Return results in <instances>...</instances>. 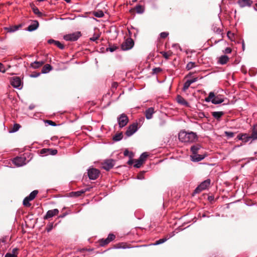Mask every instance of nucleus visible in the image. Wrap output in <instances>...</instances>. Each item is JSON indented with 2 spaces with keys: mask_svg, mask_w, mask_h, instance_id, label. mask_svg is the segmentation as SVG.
<instances>
[{
  "mask_svg": "<svg viewBox=\"0 0 257 257\" xmlns=\"http://www.w3.org/2000/svg\"><path fill=\"white\" fill-rule=\"evenodd\" d=\"M178 137L180 141L184 143H193L197 140L196 134L192 132L187 133L184 131H181Z\"/></svg>",
  "mask_w": 257,
  "mask_h": 257,
  "instance_id": "1",
  "label": "nucleus"
},
{
  "mask_svg": "<svg viewBox=\"0 0 257 257\" xmlns=\"http://www.w3.org/2000/svg\"><path fill=\"white\" fill-rule=\"evenodd\" d=\"M205 101L207 102H211L213 104H217L223 102L224 99L220 95L215 96L213 92H210L208 96L205 98Z\"/></svg>",
  "mask_w": 257,
  "mask_h": 257,
  "instance_id": "2",
  "label": "nucleus"
},
{
  "mask_svg": "<svg viewBox=\"0 0 257 257\" xmlns=\"http://www.w3.org/2000/svg\"><path fill=\"white\" fill-rule=\"evenodd\" d=\"M117 122L120 128L125 126L128 122V118L124 113L119 115L117 118Z\"/></svg>",
  "mask_w": 257,
  "mask_h": 257,
  "instance_id": "3",
  "label": "nucleus"
},
{
  "mask_svg": "<svg viewBox=\"0 0 257 257\" xmlns=\"http://www.w3.org/2000/svg\"><path fill=\"white\" fill-rule=\"evenodd\" d=\"M81 36V34L80 32H76L64 36L63 38L66 41H75L77 40Z\"/></svg>",
  "mask_w": 257,
  "mask_h": 257,
  "instance_id": "4",
  "label": "nucleus"
},
{
  "mask_svg": "<svg viewBox=\"0 0 257 257\" xmlns=\"http://www.w3.org/2000/svg\"><path fill=\"white\" fill-rule=\"evenodd\" d=\"M87 173L88 177L90 180H95L98 178L100 174V172L97 169L90 168L88 169Z\"/></svg>",
  "mask_w": 257,
  "mask_h": 257,
  "instance_id": "5",
  "label": "nucleus"
},
{
  "mask_svg": "<svg viewBox=\"0 0 257 257\" xmlns=\"http://www.w3.org/2000/svg\"><path fill=\"white\" fill-rule=\"evenodd\" d=\"M138 123L137 122H134L128 127L125 134L127 137H130L135 133L138 131Z\"/></svg>",
  "mask_w": 257,
  "mask_h": 257,
  "instance_id": "6",
  "label": "nucleus"
},
{
  "mask_svg": "<svg viewBox=\"0 0 257 257\" xmlns=\"http://www.w3.org/2000/svg\"><path fill=\"white\" fill-rule=\"evenodd\" d=\"M13 163L17 167H21L27 164L25 157H17L13 160Z\"/></svg>",
  "mask_w": 257,
  "mask_h": 257,
  "instance_id": "7",
  "label": "nucleus"
},
{
  "mask_svg": "<svg viewBox=\"0 0 257 257\" xmlns=\"http://www.w3.org/2000/svg\"><path fill=\"white\" fill-rule=\"evenodd\" d=\"M210 180L207 179L202 182L194 190V193H198L206 189L210 185Z\"/></svg>",
  "mask_w": 257,
  "mask_h": 257,
  "instance_id": "8",
  "label": "nucleus"
},
{
  "mask_svg": "<svg viewBox=\"0 0 257 257\" xmlns=\"http://www.w3.org/2000/svg\"><path fill=\"white\" fill-rule=\"evenodd\" d=\"M134 45V42L131 38L127 39L121 46L122 50L124 51L132 49Z\"/></svg>",
  "mask_w": 257,
  "mask_h": 257,
  "instance_id": "9",
  "label": "nucleus"
},
{
  "mask_svg": "<svg viewBox=\"0 0 257 257\" xmlns=\"http://www.w3.org/2000/svg\"><path fill=\"white\" fill-rule=\"evenodd\" d=\"M11 85L15 88L18 89L22 88V81L18 77H14L11 80Z\"/></svg>",
  "mask_w": 257,
  "mask_h": 257,
  "instance_id": "10",
  "label": "nucleus"
},
{
  "mask_svg": "<svg viewBox=\"0 0 257 257\" xmlns=\"http://www.w3.org/2000/svg\"><path fill=\"white\" fill-rule=\"evenodd\" d=\"M114 164V160L112 159L107 160L102 164V168L106 171H108L113 167Z\"/></svg>",
  "mask_w": 257,
  "mask_h": 257,
  "instance_id": "11",
  "label": "nucleus"
},
{
  "mask_svg": "<svg viewBox=\"0 0 257 257\" xmlns=\"http://www.w3.org/2000/svg\"><path fill=\"white\" fill-rule=\"evenodd\" d=\"M59 213V210L57 209H54L52 210H48L44 216L45 219H48L53 216L57 215Z\"/></svg>",
  "mask_w": 257,
  "mask_h": 257,
  "instance_id": "12",
  "label": "nucleus"
},
{
  "mask_svg": "<svg viewBox=\"0 0 257 257\" xmlns=\"http://www.w3.org/2000/svg\"><path fill=\"white\" fill-rule=\"evenodd\" d=\"M191 160L193 162H199L204 159L205 156L203 155H199L197 153L192 154L190 156Z\"/></svg>",
  "mask_w": 257,
  "mask_h": 257,
  "instance_id": "13",
  "label": "nucleus"
},
{
  "mask_svg": "<svg viewBox=\"0 0 257 257\" xmlns=\"http://www.w3.org/2000/svg\"><path fill=\"white\" fill-rule=\"evenodd\" d=\"M155 113L154 107H149L145 111V116L147 119H150L153 117V115Z\"/></svg>",
  "mask_w": 257,
  "mask_h": 257,
  "instance_id": "14",
  "label": "nucleus"
},
{
  "mask_svg": "<svg viewBox=\"0 0 257 257\" xmlns=\"http://www.w3.org/2000/svg\"><path fill=\"white\" fill-rule=\"evenodd\" d=\"M237 3L240 7L243 8L246 6H250L252 2L251 0H238Z\"/></svg>",
  "mask_w": 257,
  "mask_h": 257,
  "instance_id": "15",
  "label": "nucleus"
},
{
  "mask_svg": "<svg viewBox=\"0 0 257 257\" xmlns=\"http://www.w3.org/2000/svg\"><path fill=\"white\" fill-rule=\"evenodd\" d=\"M39 26V23L37 21H34L27 28L28 31L32 32L36 30Z\"/></svg>",
  "mask_w": 257,
  "mask_h": 257,
  "instance_id": "16",
  "label": "nucleus"
},
{
  "mask_svg": "<svg viewBox=\"0 0 257 257\" xmlns=\"http://www.w3.org/2000/svg\"><path fill=\"white\" fill-rule=\"evenodd\" d=\"M250 138H251L252 141H254L257 139V124L253 125L252 129V133L251 135H250Z\"/></svg>",
  "mask_w": 257,
  "mask_h": 257,
  "instance_id": "17",
  "label": "nucleus"
},
{
  "mask_svg": "<svg viewBox=\"0 0 257 257\" xmlns=\"http://www.w3.org/2000/svg\"><path fill=\"white\" fill-rule=\"evenodd\" d=\"M18 250L17 248H14L13 249L11 252L7 253L5 257H17L18 254Z\"/></svg>",
  "mask_w": 257,
  "mask_h": 257,
  "instance_id": "18",
  "label": "nucleus"
},
{
  "mask_svg": "<svg viewBox=\"0 0 257 257\" xmlns=\"http://www.w3.org/2000/svg\"><path fill=\"white\" fill-rule=\"evenodd\" d=\"M176 99H177V102L179 103H180L181 104H182V105H185V106H188V103L181 96L178 95Z\"/></svg>",
  "mask_w": 257,
  "mask_h": 257,
  "instance_id": "19",
  "label": "nucleus"
},
{
  "mask_svg": "<svg viewBox=\"0 0 257 257\" xmlns=\"http://www.w3.org/2000/svg\"><path fill=\"white\" fill-rule=\"evenodd\" d=\"M44 64L43 61H35L31 64V67L34 69L40 67Z\"/></svg>",
  "mask_w": 257,
  "mask_h": 257,
  "instance_id": "20",
  "label": "nucleus"
},
{
  "mask_svg": "<svg viewBox=\"0 0 257 257\" xmlns=\"http://www.w3.org/2000/svg\"><path fill=\"white\" fill-rule=\"evenodd\" d=\"M224 114L223 111H214L212 112V115L216 119L219 120Z\"/></svg>",
  "mask_w": 257,
  "mask_h": 257,
  "instance_id": "21",
  "label": "nucleus"
},
{
  "mask_svg": "<svg viewBox=\"0 0 257 257\" xmlns=\"http://www.w3.org/2000/svg\"><path fill=\"white\" fill-rule=\"evenodd\" d=\"M201 147V146L199 144L192 146L191 147V151L192 152V154L198 153V152L200 149Z\"/></svg>",
  "mask_w": 257,
  "mask_h": 257,
  "instance_id": "22",
  "label": "nucleus"
},
{
  "mask_svg": "<svg viewBox=\"0 0 257 257\" xmlns=\"http://www.w3.org/2000/svg\"><path fill=\"white\" fill-rule=\"evenodd\" d=\"M52 69V67L50 64H46L42 69L43 73H47Z\"/></svg>",
  "mask_w": 257,
  "mask_h": 257,
  "instance_id": "23",
  "label": "nucleus"
},
{
  "mask_svg": "<svg viewBox=\"0 0 257 257\" xmlns=\"http://www.w3.org/2000/svg\"><path fill=\"white\" fill-rule=\"evenodd\" d=\"M229 60L228 56L226 55L221 56L219 59V62L221 64H226Z\"/></svg>",
  "mask_w": 257,
  "mask_h": 257,
  "instance_id": "24",
  "label": "nucleus"
},
{
  "mask_svg": "<svg viewBox=\"0 0 257 257\" xmlns=\"http://www.w3.org/2000/svg\"><path fill=\"white\" fill-rule=\"evenodd\" d=\"M144 163V162L139 158L138 160H135V164H134V167L137 168H139Z\"/></svg>",
  "mask_w": 257,
  "mask_h": 257,
  "instance_id": "25",
  "label": "nucleus"
},
{
  "mask_svg": "<svg viewBox=\"0 0 257 257\" xmlns=\"http://www.w3.org/2000/svg\"><path fill=\"white\" fill-rule=\"evenodd\" d=\"M21 127V125L18 123H15L12 130L10 131V133H13L18 131Z\"/></svg>",
  "mask_w": 257,
  "mask_h": 257,
  "instance_id": "26",
  "label": "nucleus"
},
{
  "mask_svg": "<svg viewBox=\"0 0 257 257\" xmlns=\"http://www.w3.org/2000/svg\"><path fill=\"white\" fill-rule=\"evenodd\" d=\"M30 201L31 200L29 199L28 196L25 197L23 200V205L26 207H30L31 206V204L29 203Z\"/></svg>",
  "mask_w": 257,
  "mask_h": 257,
  "instance_id": "27",
  "label": "nucleus"
},
{
  "mask_svg": "<svg viewBox=\"0 0 257 257\" xmlns=\"http://www.w3.org/2000/svg\"><path fill=\"white\" fill-rule=\"evenodd\" d=\"M169 238L165 237L163 238H161L158 240H157L153 244L154 245H159L160 244H162L164 242H165L166 241H167Z\"/></svg>",
  "mask_w": 257,
  "mask_h": 257,
  "instance_id": "28",
  "label": "nucleus"
},
{
  "mask_svg": "<svg viewBox=\"0 0 257 257\" xmlns=\"http://www.w3.org/2000/svg\"><path fill=\"white\" fill-rule=\"evenodd\" d=\"M38 193V191L37 190H34L30 194L28 197L29 199H30L31 200H33L36 197Z\"/></svg>",
  "mask_w": 257,
  "mask_h": 257,
  "instance_id": "29",
  "label": "nucleus"
},
{
  "mask_svg": "<svg viewBox=\"0 0 257 257\" xmlns=\"http://www.w3.org/2000/svg\"><path fill=\"white\" fill-rule=\"evenodd\" d=\"M243 135H245V136L243 137L242 141L244 143H247L250 141H252L251 138H250V135H249L247 134H243Z\"/></svg>",
  "mask_w": 257,
  "mask_h": 257,
  "instance_id": "30",
  "label": "nucleus"
},
{
  "mask_svg": "<svg viewBox=\"0 0 257 257\" xmlns=\"http://www.w3.org/2000/svg\"><path fill=\"white\" fill-rule=\"evenodd\" d=\"M94 16L97 18H102L104 16V14L102 11H98L94 13Z\"/></svg>",
  "mask_w": 257,
  "mask_h": 257,
  "instance_id": "31",
  "label": "nucleus"
},
{
  "mask_svg": "<svg viewBox=\"0 0 257 257\" xmlns=\"http://www.w3.org/2000/svg\"><path fill=\"white\" fill-rule=\"evenodd\" d=\"M148 156V154L147 152H144L141 154L139 159L144 162Z\"/></svg>",
  "mask_w": 257,
  "mask_h": 257,
  "instance_id": "32",
  "label": "nucleus"
},
{
  "mask_svg": "<svg viewBox=\"0 0 257 257\" xmlns=\"http://www.w3.org/2000/svg\"><path fill=\"white\" fill-rule=\"evenodd\" d=\"M195 63L194 62H190L187 64L186 69L189 70L195 67Z\"/></svg>",
  "mask_w": 257,
  "mask_h": 257,
  "instance_id": "33",
  "label": "nucleus"
},
{
  "mask_svg": "<svg viewBox=\"0 0 257 257\" xmlns=\"http://www.w3.org/2000/svg\"><path fill=\"white\" fill-rule=\"evenodd\" d=\"M191 84L190 83V82L188 80H187L184 84L183 87V90L184 91H186L188 89V88L189 87V86H190Z\"/></svg>",
  "mask_w": 257,
  "mask_h": 257,
  "instance_id": "34",
  "label": "nucleus"
},
{
  "mask_svg": "<svg viewBox=\"0 0 257 257\" xmlns=\"http://www.w3.org/2000/svg\"><path fill=\"white\" fill-rule=\"evenodd\" d=\"M123 154L125 156H128L130 159H132L134 156L133 153L129 152L127 150H125L124 151Z\"/></svg>",
  "mask_w": 257,
  "mask_h": 257,
  "instance_id": "35",
  "label": "nucleus"
},
{
  "mask_svg": "<svg viewBox=\"0 0 257 257\" xmlns=\"http://www.w3.org/2000/svg\"><path fill=\"white\" fill-rule=\"evenodd\" d=\"M6 29L7 30L8 32L12 33L18 30V27L17 26H15L13 27L6 28Z\"/></svg>",
  "mask_w": 257,
  "mask_h": 257,
  "instance_id": "36",
  "label": "nucleus"
},
{
  "mask_svg": "<svg viewBox=\"0 0 257 257\" xmlns=\"http://www.w3.org/2000/svg\"><path fill=\"white\" fill-rule=\"evenodd\" d=\"M33 10L34 14L38 15L39 17H41L42 16V13L39 11L37 8H34Z\"/></svg>",
  "mask_w": 257,
  "mask_h": 257,
  "instance_id": "37",
  "label": "nucleus"
},
{
  "mask_svg": "<svg viewBox=\"0 0 257 257\" xmlns=\"http://www.w3.org/2000/svg\"><path fill=\"white\" fill-rule=\"evenodd\" d=\"M100 245L101 246H104L106 244H107L108 243H109V241H108V240H107V238H106V239H101L100 240Z\"/></svg>",
  "mask_w": 257,
  "mask_h": 257,
  "instance_id": "38",
  "label": "nucleus"
},
{
  "mask_svg": "<svg viewBox=\"0 0 257 257\" xmlns=\"http://www.w3.org/2000/svg\"><path fill=\"white\" fill-rule=\"evenodd\" d=\"M113 140L115 141H120L122 139V135H121V134H117V135H115L113 137Z\"/></svg>",
  "mask_w": 257,
  "mask_h": 257,
  "instance_id": "39",
  "label": "nucleus"
},
{
  "mask_svg": "<svg viewBox=\"0 0 257 257\" xmlns=\"http://www.w3.org/2000/svg\"><path fill=\"white\" fill-rule=\"evenodd\" d=\"M162 71V69L160 67H156L153 69V73L157 74L161 72Z\"/></svg>",
  "mask_w": 257,
  "mask_h": 257,
  "instance_id": "40",
  "label": "nucleus"
},
{
  "mask_svg": "<svg viewBox=\"0 0 257 257\" xmlns=\"http://www.w3.org/2000/svg\"><path fill=\"white\" fill-rule=\"evenodd\" d=\"M49 151H50V149H43L41 150L40 153L41 154L48 155V154H50Z\"/></svg>",
  "mask_w": 257,
  "mask_h": 257,
  "instance_id": "41",
  "label": "nucleus"
},
{
  "mask_svg": "<svg viewBox=\"0 0 257 257\" xmlns=\"http://www.w3.org/2000/svg\"><path fill=\"white\" fill-rule=\"evenodd\" d=\"M115 236L114 234H109L108 236V237H107V240H108V241H109V242L113 240V239H114Z\"/></svg>",
  "mask_w": 257,
  "mask_h": 257,
  "instance_id": "42",
  "label": "nucleus"
},
{
  "mask_svg": "<svg viewBox=\"0 0 257 257\" xmlns=\"http://www.w3.org/2000/svg\"><path fill=\"white\" fill-rule=\"evenodd\" d=\"M55 45L57 46L60 49H63L64 47L59 41H57Z\"/></svg>",
  "mask_w": 257,
  "mask_h": 257,
  "instance_id": "43",
  "label": "nucleus"
},
{
  "mask_svg": "<svg viewBox=\"0 0 257 257\" xmlns=\"http://www.w3.org/2000/svg\"><path fill=\"white\" fill-rule=\"evenodd\" d=\"M53 227V223H50L48 224L47 227V231L48 232L50 231Z\"/></svg>",
  "mask_w": 257,
  "mask_h": 257,
  "instance_id": "44",
  "label": "nucleus"
},
{
  "mask_svg": "<svg viewBox=\"0 0 257 257\" xmlns=\"http://www.w3.org/2000/svg\"><path fill=\"white\" fill-rule=\"evenodd\" d=\"M225 135L228 138H232L234 137V133L231 132H225Z\"/></svg>",
  "mask_w": 257,
  "mask_h": 257,
  "instance_id": "45",
  "label": "nucleus"
},
{
  "mask_svg": "<svg viewBox=\"0 0 257 257\" xmlns=\"http://www.w3.org/2000/svg\"><path fill=\"white\" fill-rule=\"evenodd\" d=\"M127 248V246L125 244H117L116 247H115V248Z\"/></svg>",
  "mask_w": 257,
  "mask_h": 257,
  "instance_id": "46",
  "label": "nucleus"
},
{
  "mask_svg": "<svg viewBox=\"0 0 257 257\" xmlns=\"http://www.w3.org/2000/svg\"><path fill=\"white\" fill-rule=\"evenodd\" d=\"M168 35L169 33L167 32H162L160 33V36L162 38H165L168 36Z\"/></svg>",
  "mask_w": 257,
  "mask_h": 257,
  "instance_id": "47",
  "label": "nucleus"
},
{
  "mask_svg": "<svg viewBox=\"0 0 257 257\" xmlns=\"http://www.w3.org/2000/svg\"><path fill=\"white\" fill-rule=\"evenodd\" d=\"M117 47L116 46H112L111 47L108 48L106 49V50L108 51H110L111 52H114L116 49Z\"/></svg>",
  "mask_w": 257,
  "mask_h": 257,
  "instance_id": "48",
  "label": "nucleus"
},
{
  "mask_svg": "<svg viewBox=\"0 0 257 257\" xmlns=\"http://www.w3.org/2000/svg\"><path fill=\"white\" fill-rule=\"evenodd\" d=\"M0 72L2 73H5L6 72V69L4 65L0 63Z\"/></svg>",
  "mask_w": 257,
  "mask_h": 257,
  "instance_id": "49",
  "label": "nucleus"
},
{
  "mask_svg": "<svg viewBox=\"0 0 257 257\" xmlns=\"http://www.w3.org/2000/svg\"><path fill=\"white\" fill-rule=\"evenodd\" d=\"M49 154L51 155H56L57 153V151L55 149H50Z\"/></svg>",
  "mask_w": 257,
  "mask_h": 257,
  "instance_id": "50",
  "label": "nucleus"
},
{
  "mask_svg": "<svg viewBox=\"0 0 257 257\" xmlns=\"http://www.w3.org/2000/svg\"><path fill=\"white\" fill-rule=\"evenodd\" d=\"M161 54L163 55V57L166 59H169L170 55L168 54L167 52H161Z\"/></svg>",
  "mask_w": 257,
  "mask_h": 257,
  "instance_id": "51",
  "label": "nucleus"
},
{
  "mask_svg": "<svg viewBox=\"0 0 257 257\" xmlns=\"http://www.w3.org/2000/svg\"><path fill=\"white\" fill-rule=\"evenodd\" d=\"M85 192L84 191H77V192H75L74 193L76 195V196H80L82 194L84 193Z\"/></svg>",
  "mask_w": 257,
  "mask_h": 257,
  "instance_id": "52",
  "label": "nucleus"
},
{
  "mask_svg": "<svg viewBox=\"0 0 257 257\" xmlns=\"http://www.w3.org/2000/svg\"><path fill=\"white\" fill-rule=\"evenodd\" d=\"M191 84H192L195 82H196L197 80H198V78L197 77H195V78H193L191 79H190V80H188Z\"/></svg>",
  "mask_w": 257,
  "mask_h": 257,
  "instance_id": "53",
  "label": "nucleus"
},
{
  "mask_svg": "<svg viewBox=\"0 0 257 257\" xmlns=\"http://www.w3.org/2000/svg\"><path fill=\"white\" fill-rule=\"evenodd\" d=\"M243 136H245V135H243V134H239L237 136V138L239 140H241L242 141L243 140Z\"/></svg>",
  "mask_w": 257,
  "mask_h": 257,
  "instance_id": "54",
  "label": "nucleus"
},
{
  "mask_svg": "<svg viewBox=\"0 0 257 257\" xmlns=\"http://www.w3.org/2000/svg\"><path fill=\"white\" fill-rule=\"evenodd\" d=\"M46 122L48 123L49 125H51L52 126H55L56 125V123L52 121V120H48L46 121Z\"/></svg>",
  "mask_w": 257,
  "mask_h": 257,
  "instance_id": "55",
  "label": "nucleus"
},
{
  "mask_svg": "<svg viewBox=\"0 0 257 257\" xmlns=\"http://www.w3.org/2000/svg\"><path fill=\"white\" fill-rule=\"evenodd\" d=\"M213 31L218 34H219L221 32V29L219 28H217L216 27H213Z\"/></svg>",
  "mask_w": 257,
  "mask_h": 257,
  "instance_id": "56",
  "label": "nucleus"
},
{
  "mask_svg": "<svg viewBox=\"0 0 257 257\" xmlns=\"http://www.w3.org/2000/svg\"><path fill=\"white\" fill-rule=\"evenodd\" d=\"M57 41H55L54 40H53V39H50L48 41V43L50 44H55L56 42Z\"/></svg>",
  "mask_w": 257,
  "mask_h": 257,
  "instance_id": "57",
  "label": "nucleus"
},
{
  "mask_svg": "<svg viewBox=\"0 0 257 257\" xmlns=\"http://www.w3.org/2000/svg\"><path fill=\"white\" fill-rule=\"evenodd\" d=\"M98 36H94L93 37H91L90 38V40L94 42V41H95L97 39H98Z\"/></svg>",
  "mask_w": 257,
  "mask_h": 257,
  "instance_id": "58",
  "label": "nucleus"
},
{
  "mask_svg": "<svg viewBox=\"0 0 257 257\" xmlns=\"http://www.w3.org/2000/svg\"><path fill=\"white\" fill-rule=\"evenodd\" d=\"M231 52V50L230 48H226L225 49V53H227V54H229V53H230Z\"/></svg>",
  "mask_w": 257,
  "mask_h": 257,
  "instance_id": "59",
  "label": "nucleus"
},
{
  "mask_svg": "<svg viewBox=\"0 0 257 257\" xmlns=\"http://www.w3.org/2000/svg\"><path fill=\"white\" fill-rule=\"evenodd\" d=\"M141 6H139L137 7L136 10H137V13H142V12L141 11Z\"/></svg>",
  "mask_w": 257,
  "mask_h": 257,
  "instance_id": "60",
  "label": "nucleus"
},
{
  "mask_svg": "<svg viewBox=\"0 0 257 257\" xmlns=\"http://www.w3.org/2000/svg\"><path fill=\"white\" fill-rule=\"evenodd\" d=\"M118 86V83L117 82H113L112 84V87L116 88Z\"/></svg>",
  "mask_w": 257,
  "mask_h": 257,
  "instance_id": "61",
  "label": "nucleus"
},
{
  "mask_svg": "<svg viewBox=\"0 0 257 257\" xmlns=\"http://www.w3.org/2000/svg\"><path fill=\"white\" fill-rule=\"evenodd\" d=\"M144 120H145L144 117H142L141 118H140L139 119V123H140V124H141L143 123V122H144Z\"/></svg>",
  "mask_w": 257,
  "mask_h": 257,
  "instance_id": "62",
  "label": "nucleus"
},
{
  "mask_svg": "<svg viewBox=\"0 0 257 257\" xmlns=\"http://www.w3.org/2000/svg\"><path fill=\"white\" fill-rule=\"evenodd\" d=\"M133 161H134L131 159L130 160H129L128 161V162H127V164H128V165H132V164H133Z\"/></svg>",
  "mask_w": 257,
  "mask_h": 257,
  "instance_id": "63",
  "label": "nucleus"
},
{
  "mask_svg": "<svg viewBox=\"0 0 257 257\" xmlns=\"http://www.w3.org/2000/svg\"><path fill=\"white\" fill-rule=\"evenodd\" d=\"M39 75V74H35V75H32V77H36Z\"/></svg>",
  "mask_w": 257,
  "mask_h": 257,
  "instance_id": "64",
  "label": "nucleus"
}]
</instances>
